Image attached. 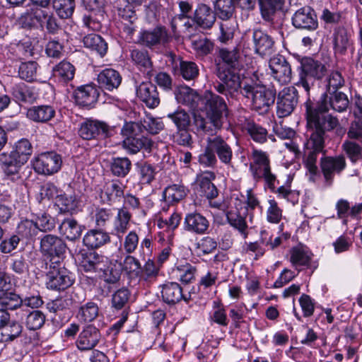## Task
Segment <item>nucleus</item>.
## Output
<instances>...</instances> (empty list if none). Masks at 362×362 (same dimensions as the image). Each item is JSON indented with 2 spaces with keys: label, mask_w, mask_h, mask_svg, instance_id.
Instances as JSON below:
<instances>
[{
  "label": "nucleus",
  "mask_w": 362,
  "mask_h": 362,
  "mask_svg": "<svg viewBox=\"0 0 362 362\" xmlns=\"http://www.w3.org/2000/svg\"><path fill=\"white\" fill-rule=\"evenodd\" d=\"M321 95L318 100L310 98L305 103V116L307 122L320 129H325L328 132H332L338 126L339 122L337 117L329 114L330 109L337 112L346 111L349 105L347 95L342 92H334Z\"/></svg>",
  "instance_id": "obj_1"
},
{
  "label": "nucleus",
  "mask_w": 362,
  "mask_h": 362,
  "mask_svg": "<svg viewBox=\"0 0 362 362\" xmlns=\"http://www.w3.org/2000/svg\"><path fill=\"white\" fill-rule=\"evenodd\" d=\"M219 57L223 64H218L215 74L221 82L214 85L215 90L226 96L233 97L243 83V76L240 74L243 64L238 49H221Z\"/></svg>",
  "instance_id": "obj_2"
},
{
  "label": "nucleus",
  "mask_w": 362,
  "mask_h": 362,
  "mask_svg": "<svg viewBox=\"0 0 362 362\" xmlns=\"http://www.w3.org/2000/svg\"><path fill=\"white\" fill-rule=\"evenodd\" d=\"M310 137L303 153V163L310 175V180L319 173L317 160L320 153L325 155V142L329 132L307 122Z\"/></svg>",
  "instance_id": "obj_3"
},
{
  "label": "nucleus",
  "mask_w": 362,
  "mask_h": 362,
  "mask_svg": "<svg viewBox=\"0 0 362 362\" xmlns=\"http://www.w3.org/2000/svg\"><path fill=\"white\" fill-rule=\"evenodd\" d=\"M238 93L245 98H251L252 109L259 115L269 112L271 106L274 103L276 97V91L265 86H253L243 82L237 93Z\"/></svg>",
  "instance_id": "obj_4"
},
{
  "label": "nucleus",
  "mask_w": 362,
  "mask_h": 362,
  "mask_svg": "<svg viewBox=\"0 0 362 362\" xmlns=\"http://www.w3.org/2000/svg\"><path fill=\"white\" fill-rule=\"evenodd\" d=\"M250 171L256 182L264 180L268 188H274L276 176L272 173L270 159L267 152L257 149L252 150Z\"/></svg>",
  "instance_id": "obj_5"
},
{
  "label": "nucleus",
  "mask_w": 362,
  "mask_h": 362,
  "mask_svg": "<svg viewBox=\"0 0 362 362\" xmlns=\"http://www.w3.org/2000/svg\"><path fill=\"white\" fill-rule=\"evenodd\" d=\"M300 81L301 85L308 93L316 80L322 79L326 74L327 68L324 64L311 57H303L300 60Z\"/></svg>",
  "instance_id": "obj_6"
},
{
  "label": "nucleus",
  "mask_w": 362,
  "mask_h": 362,
  "mask_svg": "<svg viewBox=\"0 0 362 362\" xmlns=\"http://www.w3.org/2000/svg\"><path fill=\"white\" fill-rule=\"evenodd\" d=\"M47 276L49 279L47 282V288L52 290H65L73 284L69 271L60 260L50 263Z\"/></svg>",
  "instance_id": "obj_7"
},
{
  "label": "nucleus",
  "mask_w": 362,
  "mask_h": 362,
  "mask_svg": "<svg viewBox=\"0 0 362 362\" xmlns=\"http://www.w3.org/2000/svg\"><path fill=\"white\" fill-rule=\"evenodd\" d=\"M205 110L207 119L216 129H220L223 115L227 110L225 100L219 95L211 93L206 96Z\"/></svg>",
  "instance_id": "obj_8"
},
{
  "label": "nucleus",
  "mask_w": 362,
  "mask_h": 362,
  "mask_svg": "<svg viewBox=\"0 0 362 362\" xmlns=\"http://www.w3.org/2000/svg\"><path fill=\"white\" fill-rule=\"evenodd\" d=\"M66 250L64 241L57 235H45L40 240V250L50 257V263L63 259Z\"/></svg>",
  "instance_id": "obj_9"
},
{
  "label": "nucleus",
  "mask_w": 362,
  "mask_h": 362,
  "mask_svg": "<svg viewBox=\"0 0 362 362\" xmlns=\"http://www.w3.org/2000/svg\"><path fill=\"white\" fill-rule=\"evenodd\" d=\"M298 102V93L294 86L284 88L279 93L276 108L279 117H285L290 115Z\"/></svg>",
  "instance_id": "obj_10"
},
{
  "label": "nucleus",
  "mask_w": 362,
  "mask_h": 362,
  "mask_svg": "<svg viewBox=\"0 0 362 362\" xmlns=\"http://www.w3.org/2000/svg\"><path fill=\"white\" fill-rule=\"evenodd\" d=\"M62 163L61 156L50 151L40 154L33 163L35 171L40 174L52 175L61 168Z\"/></svg>",
  "instance_id": "obj_11"
},
{
  "label": "nucleus",
  "mask_w": 362,
  "mask_h": 362,
  "mask_svg": "<svg viewBox=\"0 0 362 362\" xmlns=\"http://www.w3.org/2000/svg\"><path fill=\"white\" fill-rule=\"evenodd\" d=\"M346 166L345 157L343 155L336 156H324L320 158V168L325 182L330 185L335 175L340 174Z\"/></svg>",
  "instance_id": "obj_12"
},
{
  "label": "nucleus",
  "mask_w": 362,
  "mask_h": 362,
  "mask_svg": "<svg viewBox=\"0 0 362 362\" xmlns=\"http://www.w3.org/2000/svg\"><path fill=\"white\" fill-rule=\"evenodd\" d=\"M163 128V124L160 119L146 115L139 122H130L124 124L125 134H142L146 131L151 134H157Z\"/></svg>",
  "instance_id": "obj_13"
},
{
  "label": "nucleus",
  "mask_w": 362,
  "mask_h": 362,
  "mask_svg": "<svg viewBox=\"0 0 362 362\" xmlns=\"http://www.w3.org/2000/svg\"><path fill=\"white\" fill-rule=\"evenodd\" d=\"M269 66L271 75L280 84H286L291 81V66L284 56L277 54L271 58Z\"/></svg>",
  "instance_id": "obj_14"
},
{
  "label": "nucleus",
  "mask_w": 362,
  "mask_h": 362,
  "mask_svg": "<svg viewBox=\"0 0 362 362\" xmlns=\"http://www.w3.org/2000/svg\"><path fill=\"white\" fill-rule=\"evenodd\" d=\"M111 127L103 122L87 120L83 122L78 129L79 136L86 140L96 139L98 136H110Z\"/></svg>",
  "instance_id": "obj_15"
},
{
  "label": "nucleus",
  "mask_w": 362,
  "mask_h": 362,
  "mask_svg": "<svg viewBox=\"0 0 362 362\" xmlns=\"http://www.w3.org/2000/svg\"><path fill=\"white\" fill-rule=\"evenodd\" d=\"M291 20L293 25L298 29L313 31L318 27L317 16L310 6H303L298 9L293 13Z\"/></svg>",
  "instance_id": "obj_16"
},
{
  "label": "nucleus",
  "mask_w": 362,
  "mask_h": 362,
  "mask_svg": "<svg viewBox=\"0 0 362 362\" xmlns=\"http://www.w3.org/2000/svg\"><path fill=\"white\" fill-rule=\"evenodd\" d=\"M79 259H81V266L86 272H100L105 270L107 263V259L98 255L94 251H80L78 255Z\"/></svg>",
  "instance_id": "obj_17"
},
{
  "label": "nucleus",
  "mask_w": 362,
  "mask_h": 362,
  "mask_svg": "<svg viewBox=\"0 0 362 362\" xmlns=\"http://www.w3.org/2000/svg\"><path fill=\"white\" fill-rule=\"evenodd\" d=\"M121 132L124 136H126L122 142L123 147L132 154L138 153L143 148L150 150L153 145L152 141L142 134H126L124 132V127L122 128Z\"/></svg>",
  "instance_id": "obj_18"
},
{
  "label": "nucleus",
  "mask_w": 362,
  "mask_h": 362,
  "mask_svg": "<svg viewBox=\"0 0 362 362\" xmlns=\"http://www.w3.org/2000/svg\"><path fill=\"white\" fill-rule=\"evenodd\" d=\"M252 41L255 52L262 57L271 55L275 51L274 40L261 30H253Z\"/></svg>",
  "instance_id": "obj_19"
},
{
  "label": "nucleus",
  "mask_w": 362,
  "mask_h": 362,
  "mask_svg": "<svg viewBox=\"0 0 362 362\" xmlns=\"http://www.w3.org/2000/svg\"><path fill=\"white\" fill-rule=\"evenodd\" d=\"M210 139L211 149L214 150L220 162L227 167H233V153L231 146L221 136H216Z\"/></svg>",
  "instance_id": "obj_20"
},
{
  "label": "nucleus",
  "mask_w": 362,
  "mask_h": 362,
  "mask_svg": "<svg viewBox=\"0 0 362 362\" xmlns=\"http://www.w3.org/2000/svg\"><path fill=\"white\" fill-rule=\"evenodd\" d=\"M100 338V331L95 327L88 325L80 333L76 344L81 350H90L98 344Z\"/></svg>",
  "instance_id": "obj_21"
},
{
  "label": "nucleus",
  "mask_w": 362,
  "mask_h": 362,
  "mask_svg": "<svg viewBox=\"0 0 362 362\" xmlns=\"http://www.w3.org/2000/svg\"><path fill=\"white\" fill-rule=\"evenodd\" d=\"M136 95L150 108H154L160 103L157 88L151 82L141 83L136 89Z\"/></svg>",
  "instance_id": "obj_22"
},
{
  "label": "nucleus",
  "mask_w": 362,
  "mask_h": 362,
  "mask_svg": "<svg viewBox=\"0 0 362 362\" xmlns=\"http://www.w3.org/2000/svg\"><path fill=\"white\" fill-rule=\"evenodd\" d=\"M123 188V185L117 180L105 182L100 193L102 201L108 204L116 203L124 196Z\"/></svg>",
  "instance_id": "obj_23"
},
{
  "label": "nucleus",
  "mask_w": 362,
  "mask_h": 362,
  "mask_svg": "<svg viewBox=\"0 0 362 362\" xmlns=\"http://www.w3.org/2000/svg\"><path fill=\"white\" fill-rule=\"evenodd\" d=\"M98 96L99 92L98 88L92 85L78 87L74 93L76 103L83 107H90L95 104Z\"/></svg>",
  "instance_id": "obj_24"
},
{
  "label": "nucleus",
  "mask_w": 362,
  "mask_h": 362,
  "mask_svg": "<svg viewBox=\"0 0 362 362\" xmlns=\"http://www.w3.org/2000/svg\"><path fill=\"white\" fill-rule=\"evenodd\" d=\"M168 40L169 35L163 26H158L151 31H145L141 35V40L148 47L164 45Z\"/></svg>",
  "instance_id": "obj_25"
},
{
  "label": "nucleus",
  "mask_w": 362,
  "mask_h": 362,
  "mask_svg": "<svg viewBox=\"0 0 362 362\" xmlns=\"http://www.w3.org/2000/svg\"><path fill=\"white\" fill-rule=\"evenodd\" d=\"M194 18L198 26L204 29H209L216 22V16L210 6L204 4H198L194 11Z\"/></svg>",
  "instance_id": "obj_26"
},
{
  "label": "nucleus",
  "mask_w": 362,
  "mask_h": 362,
  "mask_svg": "<svg viewBox=\"0 0 362 362\" xmlns=\"http://www.w3.org/2000/svg\"><path fill=\"white\" fill-rule=\"evenodd\" d=\"M43 11V9L37 6L29 7L19 17V24L24 29L31 30L35 28L37 23L40 24L42 22Z\"/></svg>",
  "instance_id": "obj_27"
},
{
  "label": "nucleus",
  "mask_w": 362,
  "mask_h": 362,
  "mask_svg": "<svg viewBox=\"0 0 362 362\" xmlns=\"http://www.w3.org/2000/svg\"><path fill=\"white\" fill-rule=\"evenodd\" d=\"M98 82L101 88L112 90L121 84L122 76L113 69H105L98 74Z\"/></svg>",
  "instance_id": "obj_28"
},
{
  "label": "nucleus",
  "mask_w": 362,
  "mask_h": 362,
  "mask_svg": "<svg viewBox=\"0 0 362 362\" xmlns=\"http://www.w3.org/2000/svg\"><path fill=\"white\" fill-rule=\"evenodd\" d=\"M0 163L4 172L7 175H13L18 173L19 169L25 163L13 151L4 152L0 154Z\"/></svg>",
  "instance_id": "obj_29"
},
{
  "label": "nucleus",
  "mask_w": 362,
  "mask_h": 362,
  "mask_svg": "<svg viewBox=\"0 0 362 362\" xmlns=\"http://www.w3.org/2000/svg\"><path fill=\"white\" fill-rule=\"evenodd\" d=\"M110 238L107 233L98 229H92L84 235L83 242L86 246L96 249L110 242Z\"/></svg>",
  "instance_id": "obj_30"
},
{
  "label": "nucleus",
  "mask_w": 362,
  "mask_h": 362,
  "mask_svg": "<svg viewBox=\"0 0 362 362\" xmlns=\"http://www.w3.org/2000/svg\"><path fill=\"white\" fill-rule=\"evenodd\" d=\"M245 129L250 138L256 143L264 144L269 139L274 141L273 135H269L267 130L254 121H247L245 124Z\"/></svg>",
  "instance_id": "obj_31"
},
{
  "label": "nucleus",
  "mask_w": 362,
  "mask_h": 362,
  "mask_svg": "<svg viewBox=\"0 0 362 362\" xmlns=\"http://www.w3.org/2000/svg\"><path fill=\"white\" fill-rule=\"evenodd\" d=\"M55 110L50 105L33 106L28 110L27 117L37 122H47L54 117Z\"/></svg>",
  "instance_id": "obj_32"
},
{
  "label": "nucleus",
  "mask_w": 362,
  "mask_h": 362,
  "mask_svg": "<svg viewBox=\"0 0 362 362\" xmlns=\"http://www.w3.org/2000/svg\"><path fill=\"white\" fill-rule=\"evenodd\" d=\"M185 40L189 42L194 49L199 54L206 55L214 48V44L209 40L199 35L198 33L187 35Z\"/></svg>",
  "instance_id": "obj_33"
},
{
  "label": "nucleus",
  "mask_w": 362,
  "mask_h": 362,
  "mask_svg": "<svg viewBox=\"0 0 362 362\" xmlns=\"http://www.w3.org/2000/svg\"><path fill=\"white\" fill-rule=\"evenodd\" d=\"M186 230L197 233H204L209 226L208 221L199 214H190L185 217Z\"/></svg>",
  "instance_id": "obj_34"
},
{
  "label": "nucleus",
  "mask_w": 362,
  "mask_h": 362,
  "mask_svg": "<svg viewBox=\"0 0 362 362\" xmlns=\"http://www.w3.org/2000/svg\"><path fill=\"white\" fill-rule=\"evenodd\" d=\"M214 10L218 19H228L235 16V3L234 0H215Z\"/></svg>",
  "instance_id": "obj_35"
},
{
  "label": "nucleus",
  "mask_w": 362,
  "mask_h": 362,
  "mask_svg": "<svg viewBox=\"0 0 362 362\" xmlns=\"http://www.w3.org/2000/svg\"><path fill=\"white\" fill-rule=\"evenodd\" d=\"M260 13L262 18L272 22L278 8H281L284 0H258Z\"/></svg>",
  "instance_id": "obj_36"
},
{
  "label": "nucleus",
  "mask_w": 362,
  "mask_h": 362,
  "mask_svg": "<svg viewBox=\"0 0 362 362\" xmlns=\"http://www.w3.org/2000/svg\"><path fill=\"white\" fill-rule=\"evenodd\" d=\"M22 326L16 321H10L0 327V342L6 343L13 341L22 332Z\"/></svg>",
  "instance_id": "obj_37"
},
{
  "label": "nucleus",
  "mask_w": 362,
  "mask_h": 362,
  "mask_svg": "<svg viewBox=\"0 0 362 362\" xmlns=\"http://www.w3.org/2000/svg\"><path fill=\"white\" fill-rule=\"evenodd\" d=\"M333 45L335 52L344 54L349 46V37L344 27L334 29L333 33Z\"/></svg>",
  "instance_id": "obj_38"
},
{
  "label": "nucleus",
  "mask_w": 362,
  "mask_h": 362,
  "mask_svg": "<svg viewBox=\"0 0 362 362\" xmlns=\"http://www.w3.org/2000/svg\"><path fill=\"white\" fill-rule=\"evenodd\" d=\"M60 233L71 240L78 238L82 233V227L73 218L64 219L59 226Z\"/></svg>",
  "instance_id": "obj_39"
},
{
  "label": "nucleus",
  "mask_w": 362,
  "mask_h": 362,
  "mask_svg": "<svg viewBox=\"0 0 362 362\" xmlns=\"http://www.w3.org/2000/svg\"><path fill=\"white\" fill-rule=\"evenodd\" d=\"M76 69L73 64L67 61H62L52 69L54 76L63 82L71 81L75 75Z\"/></svg>",
  "instance_id": "obj_40"
},
{
  "label": "nucleus",
  "mask_w": 362,
  "mask_h": 362,
  "mask_svg": "<svg viewBox=\"0 0 362 362\" xmlns=\"http://www.w3.org/2000/svg\"><path fill=\"white\" fill-rule=\"evenodd\" d=\"M221 20V22L219 25L221 35H219L218 39L221 42L226 43L233 38L238 24L235 16L231 17L228 19Z\"/></svg>",
  "instance_id": "obj_41"
},
{
  "label": "nucleus",
  "mask_w": 362,
  "mask_h": 362,
  "mask_svg": "<svg viewBox=\"0 0 362 362\" xmlns=\"http://www.w3.org/2000/svg\"><path fill=\"white\" fill-rule=\"evenodd\" d=\"M85 47L97 52L100 56L105 54L107 50V44L98 35L89 34L83 40Z\"/></svg>",
  "instance_id": "obj_42"
},
{
  "label": "nucleus",
  "mask_w": 362,
  "mask_h": 362,
  "mask_svg": "<svg viewBox=\"0 0 362 362\" xmlns=\"http://www.w3.org/2000/svg\"><path fill=\"white\" fill-rule=\"evenodd\" d=\"M163 300L168 304H175L181 300V287L177 283L165 284L162 291Z\"/></svg>",
  "instance_id": "obj_43"
},
{
  "label": "nucleus",
  "mask_w": 362,
  "mask_h": 362,
  "mask_svg": "<svg viewBox=\"0 0 362 362\" xmlns=\"http://www.w3.org/2000/svg\"><path fill=\"white\" fill-rule=\"evenodd\" d=\"M193 5L194 2L192 1L191 2L182 1V25L185 28V35L182 38L185 40H186L187 35L197 33V25L195 21V18L194 17V19H192L185 15L192 10Z\"/></svg>",
  "instance_id": "obj_44"
},
{
  "label": "nucleus",
  "mask_w": 362,
  "mask_h": 362,
  "mask_svg": "<svg viewBox=\"0 0 362 362\" xmlns=\"http://www.w3.org/2000/svg\"><path fill=\"white\" fill-rule=\"evenodd\" d=\"M52 6L59 18L66 19L70 18L74 11V0H52Z\"/></svg>",
  "instance_id": "obj_45"
},
{
  "label": "nucleus",
  "mask_w": 362,
  "mask_h": 362,
  "mask_svg": "<svg viewBox=\"0 0 362 362\" xmlns=\"http://www.w3.org/2000/svg\"><path fill=\"white\" fill-rule=\"evenodd\" d=\"M23 303V300L16 293L5 291L0 295V305L6 310H16Z\"/></svg>",
  "instance_id": "obj_46"
},
{
  "label": "nucleus",
  "mask_w": 362,
  "mask_h": 362,
  "mask_svg": "<svg viewBox=\"0 0 362 362\" xmlns=\"http://www.w3.org/2000/svg\"><path fill=\"white\" fill-rule=\"evenodd\" d=\"M56 205L61 212H72L78 207V200L76 196L62 194L57 196Z\"/></svg>",
  "instance_id": "obj_47"
},
{
  "label": "nucleus",
  "mask_w": 362,
  "mask_h": 362,
  "mask_svg": "<svg viewBox=\"0 0 362 362\" xmlns=\"http://www.w3.org/2000/svg\"><path fill=\"white\" fill-rule=\"evenodd\" d=\"M132 166L131 160L127 158H114L110 163L112 173L118 177L127 175Z\"/></svg>",
  "instance_id": "obj_48"
},
{
  "label": "nucleus",
  "mask_w": 362,
  "mask_h": 362,
  "mask_svg": "<svg viewBox=\"0 0 362 362\" xmlns=\"http://www.w3.org/2000/svg\"><path fill=\"white\" fill-rule=\"evenodd\" d=\"M42 22L39 25L42 30L46 29L47 33L52 35L57 34L61 28L58 23L57 18L53 13H49L44 10L43 16L41 18Z\"/></svg>",
  "instance_id": "obj_49"
},
{
  "label": "nucleus",
  "mask_w": 362,
  "mask_h": 362,
  "mask_svg": "<svg viewBox=\"0 0 362 362\" xmlns=\"http://www.w3.org/2000/svg\"><path fill=\"white\" fill-rule=\"evenodd\" d=\"M226 218L232 227L237 229L245 238L247 236V224L244 216L238 211H230L227 212Z\"/></svg>",
  "instance_id": "obj_50"
},
{
  "label": "nucleus",
  "mask_w": 362,
  "mask_h": 362,
  "mask_svg": "<svg viewBox=\"0 0 362 362\" xmlns=\"http://www.w3.org/2000/svg\"><path fill=\"white\" fill-rule=\"evenodd\" d=\"M312 254L299 247H294L291 252V262L296 268L300 266H309Z\"/></svg>",
  "instance_id": "obj_51"
},
{
  "label": "nucleus",
  "mask_w": 362,
  "mask_h": 362,
  "mask_svg": "<svg viewBox=\"0 0 362 362\" xmlns=\"http://www.w3.org/2000/svg\"><path fill=\"white\" fill-rule=\"evenodd\" d=\"M341 148L352 163L362 160V147L356 142L346 140Z\"/></svg>",
  "instance_id": "obj_52"
},
{
  "label": "nucleus",
  "mask_w": 362,
  "mask_h": 362,
  "mask_svg": "<svg viewBox=\"0 0 362 362\" xmlns=\"http://www.w3.org/2000/svg\"><path fill=\"white\" fill-rule=\"evenodd\" d=\"M199 163L201 165L208 168H214L218 163L215 151L211 149L210 138L207 139V145L199 156Z\"/></svg>",
  "instance_id": "obj_53"
},
{
  "label": "nucleus",
  "mask_w": 362,
  "mask_h": 362,
  "mask_svg": "<svg viewBox=\"0 0 362 362\" xmlns=\"http://www.w3.org/2000/svg\"><path fill=\"white\" fill-rule=\"evenodd\" d=\"M105 13H89L83 16V23L85 28L93 31H98L102 28Z\"/></svg>",
  "instance_id": "obj_54"
},
{
  "label": "nucleus",
  "mask_w": 362,
  "mask_h": 362,
  "mask_svg": "<svg viewBox=\"0 0 362 362\" xmlns=\"http://www.w3.org/2000/svg\"><path fill=\"white\" fill-rule=\"evenodd\" d=\"M216 178L214 173L211 171L204 172L199 178V183L208 184V190H206L205 197L208 199H213L218 196V189L211 182Z\"/></svg>",
  "instance_id": "obj_55"
},
{
  "label": "nucleus",
  "mask_w": 362,
  "mask_h": 362,
  "mask_svg": "<svg viewBox=\"0 0 362 362\" xmlns=\"http://www.w3.org/2000/svg\"><path fill=\"white\" fill-rule=\"evenodd\" d=\"M131 217V214L126 208H122L118 210L115 223V230L117 235L123 234L126 232Z\"/></svg>",
  "instance_id": "obj_56"
},
{
  "label": "nucleus",
  "mask_w": 362,
  "mask_h": 362,
  "mask_svg": "<svg viewBox=\"0 0 362 362\" xmlns=\"http://www.w3.org/2000/svg\"><path fill=\"white\" fill-rule=\"evenodd\" d=\"M12 151L16 154V157L26 163L32 154L33 147L28 139H23L17 142L15 149Z\"/></svg>",
  "instance_id": "obj_57"
},
{
  "label": "nucleus",
  "mask_w": 362,
  "mask_h": 362,
  "mask_svg": "<svg viewBox=\"0 0 362 362\" xmlns=\"http://www.w3.org/2000/svg\"><path fill=\"white\" fill-rule=\"evenodd\" d=\"M45 322V314L40 310H35L27 315L25 324L29 329L36 330L41 328Z\"/></svg>",
  "instance_id": "obj_58"
},
{
  "label": "nucleus",
  "mask_w": 362,
  "mask_h": 362,
  "mask_svg": "<svg viewBox=\"0 0 362 362\" xmlns=\"http://www.w3.org/2000/svg\"><path fill=\"white\" fill-rule=\"evenodd\" d=\"M200 98L199 95L194 90L182 85V105L189 106L191 110H195Z\"/></svg>",
  "instance_id": "obj_59"
},
{
  "label": "nucleus",
  "mask_w": 362,
  "mask_h": 362,
  "mask_svg": "<svg viewBox=\"0 0 362 362\" xmlns=\"http://www.w3.org/2000/svg\"><path fill=\"white\" fill-rule=\"evenodd\" d=\"M131 58L132 61L139 66L146 69L151 67V61L148 53L145 49H134L131 51Z\"/></svg>",
  "instance_id": "obj_60"
},
{
  "label": "nucleus",
  "mask_w": 362,
  "mask_h": 362,
  "mask_svg": "<svg viewBox=\"0 0 362 362\" xmlns=\"http://www.w3.org/2000/svg\"><path fill=\"white\" fill-rule=\"evenodd\" d=\"M37 64L35 62L22 63L19 67L18 74L21 78L32 81L36 76Z\"/></svg>",
  "instance_id": "obj_61"
},
{
  "label": "nucleus",
  "mask_w": 362,
  "mask_h": 362,
  "mask_svg": "<svg viewBox=\"0 0 362 362\" xmlns=\"http://www.w3.org/2000/svg\"><path fill=\"white\" fill-rule=\"evenodd\" d=\"M344 84V80L339 71H332L327 78L326 87L327 91L331 93L338 92L337 90Z\"/></svg>",
  "instance_id": "obj_62"
},
{
  "label": "nucleus",
  "mask_w": 362,
  "mask_h": 362,
  "mask_svg": "<svg viewBox=\"0 0 362 362\" xmlns=\"http://www.w3.org/2000/svg\"><path fill=\"white\" fill-rule=\"evenodd\" d=\"M269 207L267 211V219L269 223H278L282 218V210L279 207L274 199L268 201Z\"/></svg>",
  "instance_id": "obj_63"
},
{
  "label": "nucleus",
  "mask_w": 362,
  "mask_h": 362,
  "mask_svg": "<svg viewBox=\"0 0 362 362\" xmlns=\"http://www.w3.org/2000/svg\"><path fill=\"white\" fill-rule=\"evenodd\" d=\"M35 223L38 230L43 232L50 231L55 226L54 218L46 213H43L40 216H38Z\"/></svg>",
  "instance_id": "obj_64"
}]
</instances>
